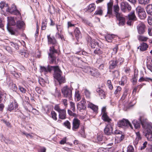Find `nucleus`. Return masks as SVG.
I'll return each mask as SVG.
<instances>
[{"label":"nucleus","instance_id":"obj_1","mask_svg":"<svg viewBox=\"0 0 152 152\" xmlns=\"http://www.w3.org/2000/svg\"><path fill=\"white\" fill-rule=\"evenodd\" d=\"M53 70V77L59 82V84L65 82V77L62 75V72L58 66H52L48 65L47 68L44 66H40V72H43L45 75L48 72H50Z\"/></svg>","mask_w":152,"mask_h":152},{"label":"nucleus","instance_id":"obj_2","mask_svg":"<svg viewBox=\"0 0 152 152\" xmlns=\"http://www.w3.org/2000/svg\"><path fill=\"white\" fill-rule=\"evenodd\" d=\"M48 44L52 45V46L50 47V52L48 53L49 60L50 64L53 63L57 64L55 54L58 53V50L59 49V46L57 43L55 39L53 37H50V35L47 36Z\"/></svg>","mask_w":152,"mask_h":152},{"label":"nucleus","instance_id":"obj_3","mask_svg":"<svg viewBox=\"0 0 152 152\" xmlns=\"http://www.w3.org/2000/svg\"><path fill=\"white\" fill-rule=\"evenodd\" d=\"M114 10L117 20L119 21L118 24L119 26H122L125 24V18L121 14L118 12L119 8L118 5L114 6Z\"/></svg>","mask_w":152,"mask_h":152},{"label":"nucleus","instance_id":"obj_4","mask_svg":"<svg viewBox=\"0 0 152 152\" xmlns=\"http://www.w3.org/2000/svg\"><path fill=\"white\" fill-rule=\"evenodd\" d=\"M124 61V59L122 58H113L109 62V69H113L116 66L121 64Z\"/></svg>","mask_w":152,"mask_h":152},{"label":"nucleus","instance_id":"obj_5","mask_svg":"<svg viewBox=\"0 0 152 152\" xmlns=\"http://www.w3.org/2000/svg\"><path fill=\"white\" fill-rule=\"evenodd\" d=\"M72 88L67 86L63 87L61 89V92L64 96L70 99L72 96Z\"/></svg>","mask_w":152,"mask_h":152},{"label":"nucleus","instance_id":"obj_6","mask_svg":"<svg viewBox=\"0 0 152 152\" xmlns=\"http://www.w3.org/2000/svg\"><path fill=\"white\" fill-rule=\"evenodd\" d=\"M118 126L121 127H130L131 129L133 128L131 124L127 119H123L120 121L118 123Z\"/></svg>","mask_w":152,"mask_h":152},{"label":"nucleus","instance_id":"obj_7","mask_svg":"<svg viewBox=\"0 0 152 152\" xmlns=\"http://www.w3.org/2000/svg\"><path fill=\"white\" fill-rule=\"evenodd\" d=\"M7 11L13 15L19 16L20 19L21 18V14L19 11L17 9L16 6L13 4L10 7H7L6 9Z\"/></svg>","mask_w":152,"mask_h":152},{"label":"nucleus","instance_id":"obj_8","mask_svg":"<svg viewBox=\"0 0 152 152\" xmlns=\"http://www.w3.org/2000/svg\"><path fill=\"white\" fill-rule=\"evenodd\" d=\"M143 133L148 140L152 141V125L148 126L147 129H144Z\"/></svg>","mask_w":152,"mask_h":152},{"label":"nucleus","instance_id":"obj_9","mask_svg":"<svg viewBox=\"0 0 152 152\" xmlns=\"http://www.w3.org/2000/svg\"><path fill=\"white\" fill-rule=\"evenodd\" d=\"M18 105L15 100H14L12 102L8 105L7 111L16 112L18 109Z\"/></svg>","mask_w":152,"mask_h":152},{"label":"nucleus","instance_id":"obj_10","mask_svg":"<svg viewBox=\"0 0 152 152\" xmlns=\"http://www.w3.org/2000/svg\"><path fill=\"white\" fill-rule=\"evenodd\" d=\"M121 8L122 11L124 12H126L127 10H130L131 9V6L126 2H123L121 3Z\"/></svg>","mask_w":152,"mask_h":152},{"label":"nucleus","instance_id":"obj_11","mask_svg":"<svg viewBox=\"0 0 152 152\" xmlns=\"http://www.w3.org/2000/svg\"><path fill=\"white\" fill-rule=\"evenodd\" d=\"M113 2L111 1L107 4V14L105 15V17L109 18L113 16L112 12V6Z\"/></svg>","mask_w":152,"mask_h":152},{"label":"nucleus","instance_id":"obj_12","mask_svg":"<svg viewBox=\"0 0 152 152\" xmlns=\"http://www.w3.org/2000/svg\"><path fill=\"white\" fill-rule=\"evenodd\" d=\"M88 44L91 45L92 48H95L96 46H99V43L94 39H92L90 37L88 38Z\"/></svg>","mask_w":152,"mask_h":152},{"label":"nucleus","instance_id":"obj_13","mask_svg":"<svg viewBox=\"0 0 152 152\" xmlns=\"http://www.w3.org/2000/svg\"><path fill=\"white\" fill-rule=\"evenodd\" d=\"M113 127L111 125L108 124L105 127L104 131L105 134L107 135H113Z\"/></svg>","mask_w":152,"mask_h":152},{"label":"nucleus","instance_id":"obj_14","mask_svg":"<svg viewBox=\"0 0 152 152\" xmlns=\"http://www.w3.org/2000/svg\"><path fill=\"white\" fill-rule=\"evenodd\" d=\"M145 26L143 23L139 22L137 26V29L138 32L140 34H142L145 31Z\"/></svg>","mask_w":152,"mask_h":152},{"label":"nucleus","instance_id":"obj_15","mask_svg":"<svg viewBox=\"0 0 152 152\" xmlns=\"http://www.w3.org/2000/svg\"><path fill=\"white\" fill-rule=\"evenodd\" d=\"M80 124V121L78 119L75 118L73 120L72 129L75 131L79 128Z\"/></svg>","mask_w":152,"mask_h":152},{"label":"nucleus","instance_id":"obj_16","mask_svg":"<svg viewBox=\"0 0 152 152\" xmlns=\"http://www.w3.org/2000/svg\"><path fill=\"white\" fill-rule=\"evenodd\" d=\"M140 122L142 127L144 129H147L148 126L152 125V124L149 123L148 122V120L147 119L142 118L141 117L140 118Z\"/></svg>","mask_w":152,"mask_h":152},{"label":"nucleus","instance_id":"obj_17","mask_svg":"<svg viewBox=\"0 0 152 152\" xmlns=\"http://www.w3.org/2000/svg\"><path fill=\"white\" fill-rule=\"evenodd\" d=\"M85 99L83 98L82 100L77 105V108L78 109L81 111V110H83L86 108V104Z\"/></svg>","mask_w":152,"mask_h":152},{"label":"nucleus","instance_id":"obj_18","mask_svg":"<svg viewBox=\"0 0 152 152\" xmlns=\"http://www.w3.org/2000/svg\"><path fill=\"white\" fill-rule=\"evenodd\" d=\"M19 20H17L16 23V24L17 27L19 29H23L25 26V24L23 21H21V20L22 19L20 18L19 16L18 17Z\"/></svg>","mask_w":152,"mask_h":152},{"label":"nucleus","instance_id":"obj_19","mask_svg":"<svg viewBox=\"0 0 152 152\" xmlns=\"http://www.w3.org/2000/svg\"><path fill=\"white\" fill-rule=\"evenodd\" d=\"M146 64L148 69L152 72V58L150 57H147Z\"/></svg>","mask_w":152,"mask_h":152},{"label":"nucleus","instance_id":"obj_20","mask_svg":"<svg viewBox=\"0 0 152 152\" xmlns=\"http://www.w3.org/2000/svg\"><path fill=\"white\" fill-rule=\"evenodd\" d=\"M116 36L113 34H107L105 36V38L108 42H111L113 39L115 38Z\"/></svg>","mask_w":152,"mask_h":152},{"label":"nucleus","instance_id":"obj_21","mask_svg":"<svg viewBox=\"0 0 152 152\" xmlns=\"http://www.w3.org/2000/svg\"><path fill=\"white\" fill-rule=\"evenodd\" d=\"M96 91L98 93L101 99H104L105 97V93L104 91L100 88H98L96 90Z\"/></svg>","mask_w":152,"mask_h":152},{"label":"nucleus","instance_id":"obj_22","mask_svg":"<svg viewBox=\"0 0 152 152\" xmlns=\"http://www.w3.org/2000/svg\"><path fill=\"white\" fill-rule=\"evenodd\" d=\"M59 118L62 120L65 119L66 118V111L65 109H62L60 112L58 113Z\"/></svg>","mask_w":152,"mask_h":152},{"label":"nucleus","instance_id":"obj_23","mask_svg":"<svg viewBox=\"0 0 152 152\" xmlns=\"http://www.w3.org/2000/svg\"><path fill=\"white\" fill-rule=\"evenodd\" d=\"M148 45L145 43L142 42L137 47V49H139L140 50L142 51L146 50L148 48Z\"/></svg>","mask_w":152,"mask_h":152},{"label":"nucleus","instance_id":"obj_24","mask_svg":"<svg viewBox=\"0 0 152 152\" xmlns=\"http://www.w3.org/2000/svg\"><path fill=\"white\" fill-rule=\"evenodd\" d=\"M16 19V18H14L12 17H7V20L8 21V24L12 26H14L16 24L15 19Z\"/></svg>","mask_w":152,"mask_h":152},{"label":"nucleus","instance_id":"obj_25","mask_svg":"<svg viewBox=\"0 0 152 152\" xmlns=\"http://www.w3.org/2000/svg\"><path fill=\"white\" fill-rule=\"evenodd\" d=\"M90 72H91L89 75L97 77L99 75V73L98 72V70L92 68L91 70H90Z\"/></svg>","mask_w":152,"mask_h":152},{"label":"nucleus","instance_id":"obj_26","mask_svg":"<svg viewBox=\"0 0 152 152\" xmlns=\"http://www.w3.org/2000/svg\"><path fill=\"white\" fill-rule=\"evenodd\" d=\"M87 106L88 107L92 109L94 112H97L98 110V106L89 102Z\"/></svg>","mask_w":152,"mask_h":152},{"label":"nucleus","instance_id":"obj_27","mask_svg":"<svg viewBox=\"0 0 152 152\" xmlns=\"http://www.w3.org/2000/svg\"><path fill=\"white\" fill-rule=\"evenodd\" d=\"M134 128L136 129H138L140 128L141 123L140 120L137 121L136 120H134L132 121Z\"/></svg>","mask_w":152,"mask_h":152},{"label":"nucleus","instance_id":"obj_28","mask_svg":"<svg viewBox=\"0 0 152 152\" xmlns=\"http://www.w3.org/2000/svg\"><path fill=\"white\" fill-rule=\"evenodd\" d=\"M6 94L0 91V103L5 102L6 99Z\"/></svg>","mask_w":152,"mask_h":152},{"label":"nucleus","instance_id":"obj_29","mask_svg":"<svg viewBox=\"0 0 152 152\" xmlns=\"http://www.w3.org/2000/svg\"><path fill=\"white\" fill-rule=\"evenodd\" d=\"M75 34L76 38L77 40L80 38L81 37V33L79 28L76 27L75 30Z\"/></svg>","mask_w":152,"mask_h":152},{"label":"nucleus","instance_id":"obj_30","mask_svg":"<svg viewBox=\"0 0 152 152\" xmlns=\"http://www.w3.org/2000/svg\"><path fill=\"white\" fill-rule=\"evenodd\" d=\"M56 29L58 31V32L56 33V36L58 38H61V35L59 34L58 32H61L62 30V26H61L59 25H56Z\"/></svg>","mask_w":152,"mask_h":152},{"label":"nucleus","instance_id":"obj_31","mask_svg":"<svg viewBox=\"0 0 152 152\" xmlns=\"http://www.w3.org/2000/svg\"><path fill=\"white\" fill-rule=\"evenodd\" d=\"M102 119L105 121L110 122L111 120L109 118L107 114H103L102 116Z\"/></svg>","mask_w":152,"mask_h":152},{"label":"nucleus","instance_id":"obj_32","mask_svg":"<svg viewBox=\"0 0 152 152\" xmlns=\"http://www.w3.org/2000/svg\"><path fill=\"white\" fill-rule=\"evenodd\" d=\"M129 19L133 20H135L136 18L134 11H132L128 15Z\"/></svg>","mask_w":152,"mask_h":152},{"label":"nucleus","instance_id":"obj_33","mask_svg":"<svg viewBox=\"0 0 152 152\" xmlns=\"http://www.w3.org/2000/svg\"><path fill=\"white\" fill-rule=\"evenodd\" d=\"M146 11L148 14L152 15V4L148 5L147 6Z\"/></svg>","mask_w":152,"mask_h":152},{"label":"nucleus","instance_id":"obj_34","mask_svg":"<svg viewBox=\"0 0 152 152\" xmlns=\"http://www.w3.org/2000/svg\"><path fill=\"white\" fill-rule=\"evenodd\" d=\"M95 8V5L94 4H90L88 7V11L90 12H91L94 11Z\"/></svg>","mask_w":152,"mask_h":152},{"label":"nucleus","instance_id":"obj_35","mask_svg":"<svg viewBox=\"0 0 152 152\" xmlns=\"http://www.w3.org/2000/svg\"><path fill=\"white\" fill-rule=\"evenodd\" d=\"M137 13L138 15L145 11L144 9L141 7L138 6L136 9Z\"/></svg>","mask_w":152,"mask_h":152},{"label":"nucleus","instance_id":"obj_36","mask_svg":"<svg viewBox=\"0 0 152 152\" xmlns=\"http://www.w3.org/2000/svg\"><path fill=\"white\" fill-rule=\"evenodd\" d=\"M97 139L98 141V143L99 144H102L104 142L103 140V136L102 135H98Z\"/></svg>","mask_w":152,"mask_h":152},{"label":"nucleus","instance_id":"obj_37","mask_svg":"<svg viewBox=\"0 0 152 152\" xmlns=\"http://www.w3.org/2000/svg\"><path fill=\"white\" fill-rule=\"evenodd\" d=\"M112 75L113 79L118 78L119 75V72L118 70H115L113 72Z\"/></svg>","mask_w":152,"mask_h":152},{"label":"nucleus","instance_id":"obj_38","mask_svg":"<svg viewBox=\"0 0 152 152\" xmlns=\"http://www.w3.org/2000/svg\"><path fill=\"white\" fill-rule=\"evenodd\" d=\"M116 87V89L115 91L114 94L117 96H118L120 94L121 90V88L119 86H117Z\"/></svg>","mask_w":152,"mask_h":152},{"label":"nucleus","instance_id":"obj_39","mask_svg":"<svg viewBox=\"0 0 152 152\" xmlns=\"http://www.w3.org/2000/svg\"><path fill=\"white\" fill-rule=\"evenodd\" d=\"M126 82V78L125 77H122L121 80L119 82L120 85L122 86H124V84Z\"/></svg>","mask_w":152,"mask_h":152},{"label":"nucleus","instance_id":"obj_40","mask_svg":"<svg viewBox=\"0 0 152 152\" xmlns=\"http://www.w3.org/2000/svg\"><path fill=\"white\" fill-rule=\"evenodd\" d=\"M138 15L139 17L141 19H145L146 16V13L145 11Z\"/></svg>","mask_w":152,"mask_h":152},{"label":"nucleus","instance_id":"obj_41","mask_svg":"<svg viewBox=\"0 0 152 152\" xmlns=\"http://www.w3.org/2000/svg\"><path fill=\"white\" fill-rule=\"evenodd\" d=\"M35 91L39 94L43 95L44 94V91L41 88L38 87H36L35 89Z\"/></svg>","mask_w":152,"mask_h":152},{"label":"nucleus","instance_id":"obj_42","mask_svg":"<svg viewBox=\"0 0 152 152\" xmlns=\"http://www.w3.org/2000/svg\"><path fill=\"white\" fill-rule=\"evenodd\" d=\"M63 125L69 129H70L71 127V124L68 121H66L63 123Z\"/></svg>","mask_w":152,"mask_h":152},{"label":"nucleus","instance_id":"obj_43","mask_svg":"<svg viewBox=\"0 0 152 152\" xmlns=\"http://www.w3.org/2000/svg\"><path fill=\"white\" fill-rule=\"evenodd\" d=\"M138 39L139 41H146L148 39V38L143 36L140 35L138 37Z\"/></svg>","mask_w":152,"mask_h":152},{"label":"nucleus","instance_id":"obj_44","mask_svg":"<svg viewBox=\"0 0 152 152\" xmlns=\"http://www.w3.org/2000/svg\"><path fill=\"white\" fill-rule=\"evenodd\" d=\"M35 136H36L38 137H39L36 134L33 133H27L26 134V137L27 138H32Z\"/></svg>","mask_w":152,"mask_h":152},{"label":"nucleus","instance_id":"obj_45","mask_svg":"<svg viewBox=\"0 0 152 152\" xmlns=\"http://www.w3.org/2000/svg\"><path fill=\"white\" fill-rule=\"evenodd\" d=\"M103 11L101 9L97 10L94 13L95 15H98L101 16L102 15Z\"/></svg>","mask_w":152,"mask_h":152},{"label":"nucleus","instance_id":"obj_46","mask_svg":"<svg viewBox=\"0 0 152 152\" xmlns=\"http://www.w3.org/2000/svg\"><path fill=\"white\" fill-rule=\"evenodd\" d=\"M51 117L55 121H56L57 120V114L54 111H52L51 113Z\"/></svg>","mask_w":152,"mask_h":152},{"label":"nucleus","instance_id":"obj_47","mask_svg":"<svg viewBox=\"0 0 152 152\" xmlns=\"http://www.w3.org/2000/svg\"><path fill=\"white\" fill-rule=\"evenodd\" d=\"M6 61L5 56L0 53V62H4Z\"/></svg>","mask_w":152,"mask_h":152},{"label":"nucleus","instance_id":"obj_48","mask_svg":"<svg viewBox=\"0 0 152 152\" xmlns=\"http://www.w3.org/2000/svg\"><path fill=\"white\" fill-rule=\"evenodd\" d=\"M71 108L70 109L73 112L75 111V104L74 102H70Z\"/></svg>","mask_w":152,"mask_h":152},{"label":"nucleus","instance_id":"obj_49","mask_svg":"<svg viewBox=\"0 0 152 152\" xmlns=\"http://www.w3.org/2000/svg\"><path fill=\"white\" fill-rule=\"evenodd\" d=\"M8 7V4H6L4 1H1L0 3V7L1 9L3 8L4 7Z\"/></svg>","mask_w":152,"mask_h":152},{"label":"nucleus","instance_id":"obj_50","mask_svg":"<svg viewBox=\"0 0 152 152\" xmlns=\"http://www.w3.org/2000/svg\"><path fill=\"white\" fill-rule=\"evenodd\" d=\"M11 74L17 79L19 78L20 77V74L15 72H12L11 73Z\"/></svg>","mask_w":152,"mask_h":152},{"label":"nucleus","instance_id":"obj_51","mask_svg":"<svg viewBox=\"0 0 152 152\" xmlns=\"http://www.w3.org/2000/svg\"><path fill=\"white\" fill-rule=\"evenodd\" d=\"M94 53L96 54L99 55L101 54L102 52L99 48H97L94 51Z\"/></svg>","mask_w":152,"mask_h":152},{"label":"nucleus","instance_id":"obj_52","mask_svg":"<svg viewBox=\"0 0 152 152\" xmlns=\"http://www.w3.org/2000/svg\"><path fill=\"white\" fill-rule=\"evenodd\" d=\"M127 90H126L124 92L121 98V101H123L125 100L126 97L127 95Z\"/></svg>","mask_w":152,"mask_h":152},{"label":"nucleus","instance_id":"obj_53","mask_svg":"<svg viewBox=\"0 0 152 152\" xmlns=\"http://www.w3.org/2000/svg\"><path fill=\"white\" fill-rule=\"evenodd\" d=\"M107 83L109 88L110 90L112 89L113 88V86L112 84L111 80H108L107 81Z\"/></svg>","mask_w":152,"mask_h":152},{"label":"nucleus","instance_id":"obj_54","mask_svg":"<svg viewBox=\"0 0 152 152\" xmlns=\"http://www.w3.org/2000/svg\"><path fill=\"white\" fill-rule=\"evenodd\" d=\"M91 68H90V67H86V68H85L84 69V71L86 73H88V74H90V71L91 70Z\"/></svg>","mask_w":152,"mask_h":152},{"label":"nucleus","instance_id":"obj_55","mask_svg":"<svg viewBox=\"0 0 152 152\" xmlns=\"http://www.w3.org/2000/svg\"><path fill=\"white\" fill-rule=\"evenodd\" d=\"M98 152H107L108 150L107 148H100L97 150Z\"/></svg>","mask_w":152,"mask_h":152},{"label":"nucleus","instance_id":"obj_56","mask_svg":"<svg viewBox=\"0 0 152 152\" xmlns=\"http://www.w3.org/2000/svg\"><path fill=\"white\" fill-rule=\"evenodd\" d=\"M149 1H138L139 3L142 5H145L149 2Z\"/></svg>","mask_w":152,"mask_h":152},{"label":"nucleus","instance_id":"obj_57","mask_svg":"<svg viewBox=\"0 0 152 152\" xmlns=\"http://www.w3.org/2000/svg\"><path fill=\"white\" fill-rule=\"evenodd\" d=\"M80 133V134L81 136L83 137H84L85 136V130H84V128L83 126L82 127H81V129L80 131H79Z\"/></svg>","mask_w":152,"mask_h":152},{"label":"nucleus","instance_id":"obj_58","mask_svg":"<svg viewBox=\"0 0 152 152\" xmlns=\"http://www.w3.org/2000/svg\"><path fill=\"white\" fill-rule=\"evenodd\" d=\"M127 152H134V148L132 145L129 146L127 148Z\"/></svg>","mask_w":152,"mask_h":152},{"label":"nucleus","instance_id":"obj_59","mask_svg":"<svg viewBox=\"0 0 152 152\" xmlns=\"http://www.w3.org/2000/svg\"><path fill=\"white\" fill-rule=\"evenodd\" d=\"M54 109L58 113L61 110L58 104L56 105L54 107Z\"/></svg>","mask_w":152,"mask_h":152},{"label":"nucleus","instance_id":"obj_60","mask_svg":"<svg viewBox=\"0 0 152 152\" xmlns=\"http://www.w3.org/2000/svg\"><path fill=\"white\" fill-rule=\"evenodd\" d=\"M11 45L13 47H14L16 50H18L19 49V46L16 43L11 42Z\"/></svg>","mask_w":152,"mask_h":152},{"label":"nucleus","instance_id":"obj_61","mask_svg":"<svg viewBox=\"0 0 152 152\" xmlns=\"http://www.w3.org/2000/svg\"><path fill=\"white\" fill-rule=\"evenodd\" d=\"M118 48V45H117L113 49V52L112 53V55H115L116 53Z\"/></svg>","mask_w":152,"mask_h":152},{"label":"nucleus","instance_id":"obj_62","mask_svg":"<svg viewBox=\"0 0 152 152\" xmlns=\"http://www.w3.org/2000/svg\"><path fill=\"white\" fill-rule=\"evenodd\" d=\"M75 98L77 101H79L81 99L80 94L78 93H76L75 95Z\"/></svg>","mask_w":152,"mask_h":152},{"label":"nucleus","instance_id":"obj_63","mask_svg":"<svg viewBox=\"0 0 152 152\" xmlns=\"http://www.w3.org/2000/svg\"><path fill=\"white\" fill-rule=\"evenodd\" d=\"M46 148L43 147H40L38 150V152H46Z\"/></svg>","mask_w":152,"mask_h":152},{"label":"nucleus","instance_id":"obj_64","mask_svg":"<svg viewBox=\"0 0 152 152\" xmlns=\"http://www.w3.org/2000/svg\"><path fill=\"white\" fill-rule=\"evenodd\" d=\"M46 23L45 22V21H43L42 22L41 29L42 30H44L46 29Z\"/></svg>","mask_w":152,"mask_h":152}]
</instances>
